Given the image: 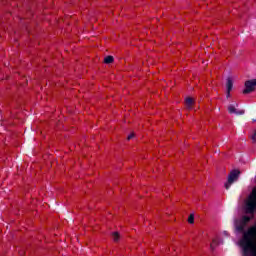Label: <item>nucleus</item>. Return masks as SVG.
Listing matches in <instances>:
<instances>
[{"instance_id":"39448f33","label":"nucleus","mask_w":256,"mask_h":256,"mask_svg":"<svg viewBox=\"0 0 256 256\" xmlns=\"http://www.w3.org/2000/svg\"><path fill=\"white\" fill-rule=\"evenodd\" d=\"M226 91H233V79L231 77L227 78Z\"/></svg>"},{"instance_id":"0eeeda50","label":"nucleus","mask_w":256,"mask_h":256,"mask_svg":"<svg viewBox=\"0 0 256 256\" xmlns=\"http://www.w3.org/2000/svg\"><path fill=\"white\" fill-rule=\"evenodd\" d=\"M185 102H186L187 109H191V107H193V98L188 97L186 98Z\"/></svg>"},{"instance_id":"6e6552de","label":"nucleus","mask_w":256,"mask_h":256,"mask_svg":"<svg viewBox=\"0 0 256 256\" xmlns=\"http://www.w3.org/2000/svg\"><path fill=\"white\" fill-rule=\"evenodd\" d=\"M219 243H221V240L217 238L212 241V243L210 244V248L212 249V251L215 249V247H217V245H219Z\"/></svg>"},{"instance_id":"1a4fd4ad","label":"nucleus","mask_w":256,"mask_h":256,"mask_svg":"<svg viewBox=\"0 0 256 256\" xmlns=\"http://www.w3.org/2000/svg\"><path fill=\"white\" fill-rule=\"evenodd\" d=\"M113 61H115V58H113V56H106L104 58V63H106V65H110V63H113Z\"/></svg>"},{"instance_id":"20e7f679","label":"nucleus","mask_w":256,"mask_h":256,"mask_svg":"<svg viewBox=\"0 0 256 256\" xmlns=\"http://www.w3.org/2000/svg\"><path fill=\"white\" fill-rule=\"evenodd\" d=\"M245 89L243 90L244 95H249V93H253L256 87V79L247 80L244 84Z\"/></svg>"},{"instance_id":"f03ea898","label":"nucleus","mask_w":256,"mask_h":256,"mask_svg":"<svg viewBox=\"0 0 256 256\" xmlns=\"http://www.w3.org/2000/svg\"><path fill=\"white\" fill-rule=\"evenodd\" d=\"M250 221H251V217L243 216L241 219H237L234 222L236 231H238V233H243L242 239H243V237H245V234L247 233V231H245V227H247V224Z\"/></svg>"},{"instance_id":"ddd939ff","label":"nucleus","mask_w":256,"mask_h":256,"mask_svg":"<svg viewBox=\"0 0 256 256\" xmlns=\"http://www.w3.org/2000/svg\"><path fill=\"white\" fill-rule=\"evenodd\" d=\"M133 137H135V133L132 132L130 135H128L127 140L131 141V139H133Z\"/></svg>"},{"instance_id":"f8f14e48","label":"nucleus","mask_w":256,"mask_h":256,"mask_svg":"<svg viewBox=\"0 0 256 256\" xmlns=\"http://www.w3.org/2000/svg\"><path fill=\"white\" fill-rule=\"evenodd\" d=\"M235 115H245V110H240V111L236 110Z\"/></svg>"},{"instance_id":"2eb2a0df","label":"nucleus","mask_w":256,"mask_h":256,"mask_svg":"<svg viewBox=\"0 0 256 256\" xmlns=\"http://www.w3.org/2000/svg\"><path fill=\"white\" fill-rule=\"evenodd\" d=\"M252 139H253V141H255V139H256V130H255V132H254V134L252 136Z\"/></svg>"},{"instance_id":"f257e3e1","label":"nucleus","mask_w":256,"mask_h":256,"mask_svg":"<svg viewBox=\"0 0 256 256\" xmlns=\"http://www.w3.org/2000/svg\"><path fill=\"white\" fill-rule=\"evenodd\" d=\"M256 226L250 227L239 241L243 256H256Z\"/></svg>"},{"instance_id":"9d476101","label":"nucleus","mask_w":256,"mask_h":256,"mask_svg":"<svg viewBox=\"0 0 256 256\" xmlns=\"http://www.w3.org/2000/svg\"><path fill=\"white\" fill-rule=\"evenodd\" d=\"M188 223H190V225H193V223H195V215L194 214H190V216L188 217Z\"/></svg>"},{"instance_id":"dca6fc26","label":"nucleus","mask_w":256,"mask_h":256,"mask_svg":"<svg viewBox=\"0 0 256 256\" xmlns=\"http://www.w3.org/2000/svg\"><path fill=\"white\" fill-rule=\"evenodd\" d=\"M255 121H256V120H255V119H253V123H255Z\"/></svg>"},{"instance_id":"7ed1b4c3","label":"nucleus","mask_w":256,"mask_h":256,"mask_svg":"<svg viewBox=\"0 0 256 256\" xmlns=\"http://www.w3.org/2000/svg\"><path fill=\"white\" fill-rule=\"evenodd\" d=\"M241 175V171L239 170H232L229 175H228V180L227 182L224 184V187L227 191H229V189H231V185L233 183H236V181H239V176Z\"/></svg>"},{"instance_id":"4468645a","label":"nucleus","mask_w":256,"mask_h":256,"mask_svg":"<svg viewBox=\"0 0 256 256\" xmlns=\"http://www.w3.org/2000/svg\"><path fill=\"white\" fill-rule=\"evenodd\" d=\"M226 97H227V99H229L231 97V91L227 90Z\"/></svg>"},{"instance_id":"423d86ee","label":"nucleus","mask_w":256,"mask_h":256,"mask_svg":"<svg viewBox=\"0 0 256 256\" xmlns=\"http://www.w3.org/2000/svg\"><path fill=\"white\" fill-rule=\"evenodd\" d=\"M236 107H239V104H231L228 106V112L232 115V113H236L237 112V109L235 108Z\"/></svg>"},{"instance_id":"9b49d317","label":"nucleus","mask_w":256,"mask_h":256,"mask_svg":"<svg viewBox=\"0 0 256 256\" xmlns=\"http://www.w3.org/2000/svg\"><path fill=\"white\" fill-rule=\"evenodd\" d=\"M113 239L115 242L119 241V233L118 232L113 233Z\"/></svg>"}]
</instances>
